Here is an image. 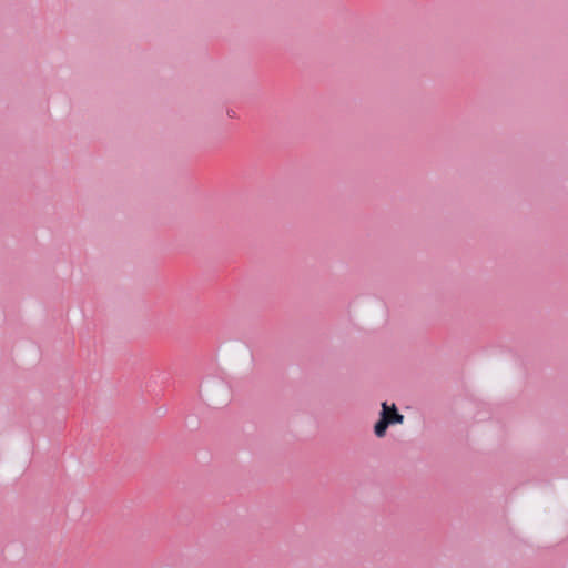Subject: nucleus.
Segmentation results:
<instances>
[{"mask_svg":"<svg viewBox=\"0 0 568 568\" xmlns=\"http://www.w3.org/2000/svg\"><path fill=\"white\" fill-rule=\"evenodd\" d=\"M404 416L398 413L395 404L388 405L386 402L382 403V412L379 420L375 424L374 432L379 438L384 437L389 425L402 424Z\"/></svg>","mask_w":568,"mask_h":568,"instance_id":"nucleus-1","label":"nucleus"}]
</instances>
